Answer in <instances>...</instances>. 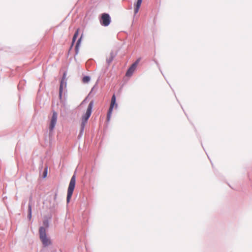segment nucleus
<instances>
[{
    "instance_id": "39448f33",
    "label": "nucleus",
    "mask_w": 252,
    "mask_h": 252,
    "mask_svg": "<svg viewBox=\"0 0 252 252\" xmlns=\"http://www.w3.org/2000/svg\"><path fill=\"white\" fill-rule=\"evenodd\" d=\"M115 105L116 107L117 106V104L116 103L115 95L113 94L112 97V98H111L110 106V107H109L108 113H107V119L108 121H109L111 118L113 109L114 107L115 106Z\"/></svg>"
},
{
    "instance_id": "9d476101",
    "label": "nucleus",
    "mask_w": 252,
    "mask_h": 252,
    "mask_svg": "<svg viewBox=\"0 0 252 252\" xmlns=\"http://www.w3.org/2000/svg\"><path fill=\"white\" fill-rule=\"evenodd\" d=\"M79 30L77 29L73 35V37L72 38V45H73L74 44L77 37L78 36V35L79 34Z\"/></svg>"
},
{
    "instance_id": "2eb2a0df",
    "label": "nucleus",
    "mask_w": 252,
    "mask_h": 252,
    "mask_svg": "<svg viewBox=\"0 0 252 252\" xmlns=\"http://www.w3.org/2000/svg\"><path fill=\"white\" fill-rule=\"evenodd\" d=\"M112 60H113V58H112V57H111V58L110 60H107L108 63H110V62L112 61Z\"/></svg>"
},
{
    "instance_id": "f03ea898",
    "label": "nucleus",
    "mask_w": 252,
    "mask_h": 252,
    "mask_svg": "<svg viewBox=\"0 0 252 252\" xmlns=\"http://www.w3.org/2000/svg\"><path fill=\"white\" fill-rule=\"evenodd\" d=\"M93 105H94V102L93 101H91L88 106V108L87 109L85 114H84L83 115H82V116L81 117V126L82 130L84 129V128L85 126H86V124L92 114Z\"/></svg>"
},
{
    "instance_id": "9b49d317",
    "label": "nucleus",
    "mask_w": 252,
    "mask_h": 252,
    "mask_svg": "<svg viewBox=\"0 0 252 252\" xmlns=\"http://www.w3.org/2000/svg\"><path fill=\"white\" fill-rule=\"evenodd\" d=\"M90 80V77L88 76H85L83 77L82 78V82L84 83H88Z\"/></svg>"
},
{
    "instance_id": "4468645a",
    "label": "nucleus",
    "mask_w": 252,
    "mask_h": 252,
    "mask_svg": "<svg viewBox=\"0 0 252 252\" xmlns=\"http://www.w3.org/2000/svg\"><path fill=\"white\" fill-rule=\"evenodd\" d=\"M47 168H46L44 170V173H43V177L45 178L47 176Z\"/></svg>"
},
{
    "instance_id": "6e6552de",
    "label": "nucleus",
    "mask_w": 252,
    "mask_h": 252,
    "mask_svg": "<svg viewBox=\"0 0 252 252\" xmlns=\"http://www.w3.org/2000/svg\"><path fill=\"white\" fill-rule=\"evenodd\" d=\"M65 74L64 73V74L63 75V79L61 82L60 89H59V96H60V99L62 98L63 87L65 88L66 85V82H64V80H65Z\"/></svg>"
},
{
    "instance_id": "f257e3e1",
    "label": "nucleus",
    "mask_w": 252,
    "mask_h": 252,
    "mask_svg": "<svg viewBox=\"0 0 252 252\" xmlns=\"http://www.w3.org/2000/svg\"><path fill=\"white\" fill-rule=\"evenodd\" d=\"M39 238L44 247H48L52 245V241L47 236L46 229L43 227H40L39 229Z\"/></svg>"
},
{
    "instance_id": "20e7f679",
    "label": "nucleus",
    "mask_w": 252,
    "mask_h": 252,
    "mask_svg": "<svg viewBox=\"0 0 252 252\" xmlns=\"http://www.w3.org/2000/svg\"><path fill=\"white\" fill-rule=\"evenodd\" d=\"M58 118V114L56 112L53 111V115L50 119L49 129L50 131H52L55 127L57 124Z\"/></svg>"
},
{
    "instance_id": "423d86ee",
    "label": "nucleus",
    "mask_w": 252,
    "mask_h": 252,
    "mask_svg": "<svg viewBox=\"0 0 252 252\" xmlns=\"http://www.w3.org/2000/svg\"><path fill=\"white\" fill-rule=\"evenodd\" d=\"M111 21V19L109 15L107 13H103L101 15V19L100 20V23L104 26H108Z\"/></svg>"
},
{
    "instance_id": "1a4fd4ad",
    "label": "nucleus",
    "mask_w": 252,
    "mask_h": 252,
    "mask_svg": "<svg viewBox=\"0 0 252 252\" xmlns=\"http://www.w3.org/2000/svg\"><path fill=\"white\" fill-rule=\"evenodd\" d=\"M142 1V0H137L136 3L135 5V7H134V11L135 14H136L138 12V11L139 9V8L141 6Z\"/></svg>"
},
{
    "instance_id": "7ed1b4c3",
    "label": "nucleus",
    "mask_w": 252,
    "mask_h": 252,
    "mask_svg": "<svg viewBox=\"0 0 252 252\" xmlns=\"http://www.w3.org/2000/svg\"><path fill=\"white\" fill-rule=\"evenodd\" d=\"M76 183V179H75V175H74L72 178H71L69 186L67 189V198H66V201L68 203L70 201V198L72 196V195L73 194V192L75 188Z\"/></svg>"
},
{
    "instance_id": "0eeeda50",
    "label": "nucleus",
    "mask_w": 252,
    "mask_h": 252,
    "mask_svg": "<svg viewBox=\"0 0 252 252\" xmlns=\"http://www.w3.org/2000/svg\"><path fill=\"white\" fill-rule=\"evenodd\" d=\"M140 60H137L134 63H133L131 66L128 68L126 72V76H130L133 74V72L135 70Z\"/></svg>"
},
{
    "instance_id": "f8f14e48",
    "label": "nucleus",
    "mask_w": 252,
    "mask_h": 252,
    "mask_svg": "<svg viewBox=\"0 0 252 252\" xmlns=\"http://www.w3.org/2000/svg\"><path fill=\"white\" fill-rule=\"evenodd\" d=\"M28 218L31 220L32 218V206L30 204H29L28 206Z\"/></svg>"
},
{
    "instance_id": "ddd939ff",
    "label": "nucleus",
    "mask_w": 252,
    "mask_h": 252,
    "mask_svg": "<svg viewBox=\"0 0 252 252\" xmlns=\"http://www.w3.org/2000/svg\"><path fill=\"white\" fill-rule=\"evenodd\" d=\"M81 39H82V36L78 39V40L77 41V44L76 45L75 49H76V53H77V52H78V48L79 47V44L81 41Z\"/></svg>"
}]
</instances>
